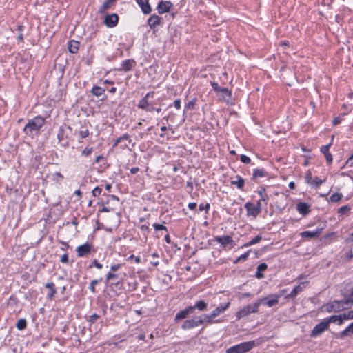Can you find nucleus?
I'll return each mask as SVG.
<instances>
[{
  "label": "nucleus",
  "mask_w": 353,
  "mask_h": 353,
  "mask_svg": "<svg viewBox=\"0 0 353 353\" xmlns=\"http://www.w3.org/2000/svg\"><path fill=\"white\" fill-rule=\"evenodd\" d=\"M192 311V310H180L175 316L176 321L187 319L183 321L181 325L183 330H190L199 325H206L213 322V319L224 310H212L210 314H204L200 316H194L191 319H188L190 312Z\"/></svg>",
  "instance_id": "nucleus-1"
},
{
  "label": "nucleus",
  "mask_w": 353,
  "mask_h": 353,
  "mask_svg": "<svg viewBox=\"0 0 353 353\" xmlns=\"http://www.w3.org/2000/svg\"><path fill=\"white\" fill-rule=\"evenodd\" d=\"M45 123L46 120L43 117H35L34 119L28 121L23 128V132L26 135L31 136L34 132H39Z\"/></svg>",
  "instance_id": "nucleus-2"
},
{
  "label": "nucleus",
  "mask_w": 353,
  "mask_h": 353,
  "mask_svg": "<svg viewBox=\"0 0 353 353\" xmlns=\"http://www.w3.org/2000/svg\"><path fill=\"white\" fill-rule=\"evenodd\" d=\"M259 343L256 341H249L233 345L226 350V353H245Z\"/></svg>",
  "instance_id": "nucleus-3"
},
{
  "label": "nucleus",
  "mask_w": 353,
  "mask_h": 353,
  "mask_svg": "<svg viewBox=\"0 0 353 353\" xmlns=\"http://www.w3.org/2000/svg\"><path fill=\"white\" fill-rule=\"evenodd\" d=\"M287 292L286 290H283L280 292L279 296H275V295H271L268 297H265L263 299H260L256 303H255V307H271L276 305L278 303V299L279 296L285 295V293Z\"/></svg>",
  "instance_id": "nucleus-4"
},
{
  "label": "nucleus",
  "mask_w": 353,
  "mask_h": 353,
  "mask_svg": "<svg viewBox=\"0 0 353 353\" xmlns=\"http://www.w3.org/2000/svg\"><path fill=\"white\" fill-rule=\"evenodd\" d=\"M353 319V310H350L347 314H339V315H333L328 318H325L326 322H327V325L330 323H336L338 325H341L345 320Z\"/></svg>",
  "instance_id": "nucleus-5"
},
{
  "label": "nucleus",
  "mask_w": 353,
  "mask_h": 353,
  "mask_svg": "<svg viewBox=\"0 0 353 353\" xmlns=\"http://www.w3.org/2000/svg\"><path fill=\"white\" fill-rule=\"evenodd\" d=\"M214 241L220 243L223 248L232 249L235 245L234 240L228 235L215 236Z\"/></svg>",
  "instance_id": "nucleus-6"
},
{
  "label": "nucleus",
  "mask_w": 353,
  "mask_h": 353,
  "mask_svg": "<svg viewBox=\"0 0 353 353\" xmlns=\"http://www.w3.org/2000/svg\"><path fill=\"white\" fill-rule=\"evenodd\" d=\"M329 328V326L327 325V322L325 320V319L320 322L319 323L316 324L312 330L311 331L310 336L312 337H317L320 336L324 331L327 330Z\"/></svg>",
  "instance_id": "nucleus-7"
},
{
  "label": "nucleus",
  "mask_w": 353,
  "mask_h": 353,
  "mask_svg": "<svg viewBox=\"0 0 353 353\" xmlns=\"http://www.w3.org/2000/svg\"><path fill=\"white\" fill-rule=\"evenodd\" d=\"M92 245L90 243H85L77 248L76 251L78 256L83 257L90 254Z\"/></svg>",
  "instance_id": "nucleus-8"
},
{
  "label": "nucleus",
  "mask_w": 353,
  "mask_h": 353,
  "mask_svg": "<svg viewBox=\"0 0 353 353\" xmlns=\"http://www.w3.org/2000/svg\"><path fill=\"white\" fill-rule=\"evenodd\" d=\"M245 208L247 210V215L248 216H252L254 218H256L259 214V213L261 212L259 210V208H256L255 205H254L251 202H247L245 204Z\"/></svg>",
  "instance_id": "nucleus-9"
},
{
  "label": "nucleus",
  "mask_w": 353,
  "mask_h": 353,
  "mask_svg": "<svg viewBox=\"0 0 353 353\" xmlns=\"http://www.w3.org/2000/svg\"><path fill=\"white\" fill-rule=\"evenodd\" d=\"M119 17L116 14L107 15L104 19V23L110 28L116 26L118 23Z\"/></svg>",
  "instance_id": "nucleus-10"
},
{
  "label": "nucleus",
  "mask_w": 353,
  "mask_h": 353,
  "mask_svg": "<svg viewBox=\"0 0 353 353\" xmlns=\"http://www.w3.org/2000/svg\"><path fill=\"white\" fill-rule=\"evenodd\" d=\"M307 285V282H303L301 283L299 285L296 286L290 294H288L285 295L288 298H294L298 294L301 292Z\"/></svg>",
  "instance_id": "nucleus-11"
},
{
  "label": "nucleus",
  "mask_w": 353,
  "mask_h": 353,
  "mask_svg": "<svg viewBox=\"0 0 353 353\" xmlns=\"http://www.w3.org/2000/svg\"><path fill=\"white\" fill-rule=\"evenodd\" d=\"M172 6L170 1H161L157 6V10L159 14H163L169 12Z\"/></svg>",
  "instance_id": "nucleus-12"
},
{
  "label": "nucleus",
  "mask_w": 353,
  "mask_h": 353,
  "mask_svg": "<svg viewBox=\"0 0 353 353\" xmlns=\"http://www.w3.org/2000/svg\"><path fill=\"white\" fill-rule=\"evenodd\" d=\"M337 307H343V305H353V290L348 297L344 298L341 301H336L334 302Z\"/></svg>",
  "instance_id": "nucleus-13"
},
{
  "label": "nucleus",
  "mask_w": 353,
  "mask_h": 353,
  "mask_svg": "<svg viewBox=\"0 0 353 353\" xmlns=\"http://www.w3.org/2000/svg\"><path fill=\"white\" fill-rule=\"evenodd\" d=\"M150 95V93H148L145 97L139 101L138 106L141 109L145 110L146 111L151 112L154 110V107L151 106L148 102L147 99Z\"/></svg>",
  "instance_id": "nucleus-14"
},
{
  "label": "nucleus",
  "mask_w": 353,
  "mask_h": 353,
  "mask_svg": "<svg viewBox=\"0 0 353 353\" xmlns=\"http://www.w3.org/2000/svg\"><path fill=\"white\" fill-rule=\"evenodd\" d=\"M219 99L226 103H229L231 100V92L227 88H224L221 92L218 94Z\"/></svg>",
  "instance_id": "nucleus-15"
},
{
  "label": "nucleus",
  "mask_w": 353,
  "mask_h": 353,
  "mask_svg": "<svg viewBox=\"0 0 353 353\" xmlns=\"http://www.w3.org/2000/svg\"><path fill=\"white\" fill-rule=\"evenodd\" d=\"M296 210L300 214L305 216L310 212V205L307 203L300 202L296 204Z\"/></svg>",
  "instance_id": "nucleus-16"
},
{
  "label": "nucleus",
  "mask_w": 353,
  "mask_h": 353,
  "mask_svg": "<svg viewBox=\"0 0 353 353\" xmlns=\"http://www.w3.org/2000/svg\"><path fill=\"white\" fill-rule=\"evenodd\" d=\"M137 3L141 8V10L144 14H149L151 12L152 9L148 3V0H136Z\"/></svg>",
  "instance_id": "nucleus-17"
},
{
  "label": "nucleus",
  "mask_w": 353,
  "mask_h": 353,
  "mask_svg": "<svg viewBox=\"0 0 353 353\" xmlns=\"http://www.w3.org/2000/svg\"><path fill=\"white\" fill-rule=\"evenodd\" d=\"M161 18L158 15L153 14L148 20V23L150 28H154L161 23Z\"/></svg>",
  "instance_id": "nucleus-18"
},
{
  "label": "nucleus",
  "mask_w": 353,
  "mask_h": 353,
  "mask_svg": "<svg viewBox=\"0 0 353 353\" xmlns=\"http://www.w3.org/2000/svg\"><path fill=\"white\" fill-rule=\"evenodd\" d=\"M125 340V334H118L114 335L110 341L108 343V345H114V346H117L119 342H122Z\"/></svg>",
  "instance_id": "nucleus-19"
},
{
  "label": "nucleus",
  "mask_w": 353,
  "mask_h": 353,
  "mask_svg": "<svg viewBox=\"0 0 353 353\" xmlns=\"http://www.w3.org/2000/svg\"><path fill=\"white\" fill-rule=\"evenodd\" d=\"M135 62L132 59L123 61L121 63V68L120 70L124 71H130L134 65Z\"/></svg>",
  "instance_id": "nucleus-20"
},
{
  "label": "nucleus",
  "mask_w": 353,
  "mask_h": 353,
  "mask_svg": "<svg viewBox=\"0 0 353 353\" xmlns=\"http://www.w3.org/2000/svg\"><path fill=\"white\" fill-rule=\"evenodd\" d=\"M321 234V230H318L316 231H304L301 233V236L303 238H316L318 237Z\"/></svg>",
  "instance_id": "nucleus-21"
},
{
  "label": "nucleus",
  "mask_w": 353,
  "mask_h": 353,
  "mask_svg": "<svg viewBox=\"0 0 353 353\" xmlns=\"http://www.w3.org/2000/svg\"><path fill=\"white\" fill-rule=\"evenodd\" d=\"M350 334H353V322L340 333L339 337L343 339Z\"/></svg>",
  "instance_id": "nucleus-22"
},
{
  "label": "nucleus",
  "mask_w": 353,
  "mask_h": 353,
  "mask_svg": "<svg viewBox=\"0 0 353 353\" xmlns=\"http://www.w3.org/2000/svg\"><path fill=\"white\" fill-rule=\"evenodd\" d=\"M236 180L231 181L232 185H235L239 189L242 190L244 185V179L239 176H236Z\"/></svg>",
  "instance_id": "nucleus-23"
},
{
  "label": "nucleus",
  "mask_w": 353,
  "mask_h": 353,
  "mask_svg": "<svg viewBox=\"0 0 353 353\" xmlns=\"http://www.w3.org/2000/svg\"><path fill=\"white\" fill-rule=\"evenodd\" d=\"M105 92V89L104 88H102L100 86H94L92 89V94L94 95V96H96V97H100Z\"/></svg>",
  "instance_id": "nucleus-24"
},
{
  "label": "nucleus",
  "mask_w": 353,
  "mask_h": 353,
  "mask_svg": "<svg viewBox=\"0 0 353 353\" xmlns=\"http://www.w3.org/2000/svg\"><path fill=\"white\" fill-rule=\"evenodd\" d=\"M128 141L129 143H131L132 140L130 139V136L127 134H123V136L120 137L119 138H118L116 141H115V143L114 144V147L116 146L117 145H118L119 143H122L123 141Z\"/></svg>",
  "instance_id": "nucleus-25"
},
{
  "label": "nucleus",
  "mask_w": 353,
  "mask_h": 353,
  "mask_svg": "<svg viewBox=\"0 0 353 353\" xmlns=\"http://www.w3.org/2000/svg\"><path fill=\"white\" fill-rule=\"evenodd\" d=\"M26 327H27V321H26V319H20L16 324V327L19 330H23L24 329L26 328Z\"/></svg>",
  "instance_id": "nucleus-26"
},
{
  "label": "nucleus",
  "mask_w": 353,
  "mask_h": 353,
  "mask_svg": "<svg viewBox=\"0 0 353 353\" xmlns=\"http://www.w3.org/2000/svg\"><path fill=\"white\" fill-rule=\"evenodd\" d=\"M79 42L74 41L70 42V44L68 46L69 51L72 53L77 52L78 49H79Z\"/></svg>",
  "instance_id": "nucleus-27"
},
{
  "label": "nucleus",
  "mask_w": 353,
  "mask_h": 353,
  "mask_svg": "<svg viewBox=\"0 0 353 353\" xmlns=\"http://www.w3.org/2000/svg\"><path fill=\"white\" fill-rule=\"evenodd\" d=\"M207 304L203 301H199L196 303L194 306L188 307L186 309H205Z\"/></svg>",
  "instance_id": "nucleus-28"
},
{
  "label": "nucleus",
  "mask_w": 353,
  "mask_h": 353,
  "mask_svg": "<svg viewBox=\"0 0 353 353\" xmlns=\"http://www.w3.org/2000/svg\"><path fill=\"white\" fill-rule=\"evenodd\" d=\"M324 181H325L321 179L319 177L315 176L314 178H313L312 181L311 182V183L310 185L313 186V187L318 188L323 183H324Z\"/></svg>",
  "instance_id": "nucleus-29"
},
{
  "label": "nucleus",
  "mask_w": 353,
  "mask_h": 353,
  "mask_svg": "<svg viewBox=\"0 0 353 353\" xmlns=\"http://www.w3.org/2000/svg\"><path fill=\"white\" fill-rule=\"evenodd\" d=\"M261 236L260 235L256 236L255 238L248 241V243L243 245V247H249L256 243H258L261 240Z\"/></svg>",
  "instance_id": "nucleus-30"
},
{
  "label": "nucleus",
  "mask_w": 353,
  "mask_h": 353,
  "mask_svg": "<svg viewBox=\"0 0 353 353\" xmlns=\"http://www.w3.org/2000/svg\"><path fill=\"white\" fill-rule=\"evenodd\" d=\"M46 287L49 289L50 293L48 295L50 298H52L54 294L56 293V290L54 289V285L52 282H50L46 284Z\"/></svg>",
  "instance_id": "nucleus-31"
},
{
  "label": "nucleus",
  "mask_w": 353,
  "mask_h": 353,
  "mask_svg": "<svg viewBox=\"0 0 353 353\" xmlns=\"http://www.w3.org/2000/svg\"><path fill=\"white\" fill-rule=\"evenodd\" d=\"M257 310H238V312H236V317L237 319H240L242 316H248L251 312H255Z\"/></svg>",
  "instance_id": "nucleus-32"
},
{
  "label": "nucleus",
  "mask_w": 353,
  "mask_h": 353,
  "mask_svg": "<svg viewBox=\"0 0 353 353\" xmlns=\"http://www.w3.org/2000/svg\"><path fill=\"white\" fill-rule=\"evenodd\" d=\"M111 3L108 2L107 0L101 5L99 8V12L101 13L105 12L107 10H108L111 7Z\"/></svg>",
  "instance_id": "nucleus-33"
},
{
  "label": "nucleus",
  "mask_w": 353,
  "mask_h": 353,
  "mask_svg": "<svg viewBox=\"0 0 353 353\" xmlns=\"http://www.w3.org/2000/svg\"><path fill=\"white\" fill-rule=\"evenodd\" d=\"M342 196H343V195L341 193H335V194H333L330 197L329 201L331 202H337L341 199Z\"/></svg>",
  "instance_id": "nucleus-34"
},
{
  "label": "nucleus",
  "mask_w": 353,
  "mask_h": 353,
  "mask_svg": "<svg viewBox=\"0 0 353 353\" xmlns=\"http://www.w3.org/2000/svg\"><path fill=\"white\" fill-rule=\"evenodd\" d=\"M259 194L260 195V199L263 201V202L265 203V204H267V201L268 200V195L265 193V190L263 189L260 191H259Z\"/></svg>",
  "instance_id": "nucleus-35"
},
{
  "label": "nucleus",
  "mask_w": 353,
  "mask_h": 353,
  "mask_svg": "<svg viewBox=\"0 0 353 353\" xmlns=\"http://www.w3.org/2000/svg\"><path fill=\"white\" fill-rule=\"evenodd\" d=\"M101 281V279L97 280H93L90 284L89 289L91 290L92 292H95V285L98 284Z\"/></svg>",
  "instance_id": "nucleus-36"
},
{
  "label": "nucleus",
  "mask_w": 353,
  "mask_h": 353,
  "mask_svg": "<svg viewBox=\"0 0 353 353\" xmlns=\"http://www.w3.org/2000/svg\"><path fill=\"white\" fill-rule=\"evenodd\" d=\"M211 85L213 88V90L218 94L219 92H221L224 88H221L219 84L216 82H211Z\"/></svg>",
  "instance_id": "nucleus-37"
},
{
  "label": "nucleus",
  "mask_w": 353,
  "mask_h": 353,
  "mask_svg": "<svg viewBox=\"0 0 353 353\" xmlns=\"http://www.w3.org/2000/svg\"><path fill=\"white\" fill-rule=\"evenodd\" d=\"M253 175L254 177H263L265 175V171L259 169L254 170Z\"/></svg>",
  "instance_id": "nucleus-38"
},
{
  "label": "nucleus",
  "mask_w": 353,
  "mask_h": 353,
  "mask_svg": "<svg viewBox=\"0 0 353 353\" xmlns=\"http://www.w3.org/2000/svg\"><path fill=\"white\" fill-rule=\"evenodd\" d=\"M195 103H196V101L195 99H193L190 101H189L185 106V109L186 110H192L194 109V105H195Z\"/></svg>",
  "instance_id": "nucleus-39"
},
{
  "label": "nucleus",
  "mask_w": 353,
  "mask_h": 353,
  "mask_svg": "<svg viewBox=\"0 0 353 353\" xmlns=\"http://www.w3.org/2000/svg\"><path fill=\"white\" fill-rule=\"evenodd\" d=\"M250 251L244 253L243 254L241 255L236 261L235 263L240 262V261H245L248 256H249Z\"/></svg>",
  "instance_id": "nucleus-40"
},
{
  "label": "nucleus",
  "mask_w": 353,
  "mask_h": 353,
  "mask_svg": "<svg viewBox=\"0 0 353 353\" xmlns=\"http://www.w3.org/2000/svg\"><path fill=\"white\" fill-rule=\"evenodd\" d=\"M92 148H88V147H86L85 148H84V150H82V154L85 156V157H88L89 155L91 154V153L92 152Z\"/></svg>",
  "instance_id": "nucleus-41"
},
{
  "label": "nucleus",
  "mask_w": 353,
  "mask_h": 353,
  "mask_svg": "<svg viewBox=\"0 0 353 353\" xmlns=\"http://www.w3.org/2000/svg\"><path fill=\"white\" fill-rule=\"evenodd\" d=\"M350 210V208L348 205L342 206L339 209V213L345 214L349 212Z\"/></svg>",
  "instance_id": "nucleus-42"
},
{
  "label": "nucleus",
  "mask_w": 353,
  "mask_h": 353,
  "mask_svg": "<svg viewBox=\"0 0 353 353\" xmlns=\"http://www.w3.org/2000/svg\"><path fill=\"white\" fill-rule=\"evenodd\" d=\"M101 189L99 187H96L92 190V195L94 196H98L101 194Z\"/></svg>",
  "instance_id": "nucleus-43"
},
{
  "label": "nucleus",
  "mask_w": 353,
  "mask_h": 353,
  "mask_svg": "<svg viewBox=\"0 0 353 353\" xmlns=\"http://www.w3.org/2000/svg\"><path fill=\"white\" fill-rule=\"evenodd\" d=\"M305 179V181L307 183H308V184L311 183V182L312 181L313 177L312 176V174L310 172H308L306 174Z\"/></svg>",
  "instance_id": "nucleus-44"
},
{
  "label": "nucleus",
  "mask_w": 353,
  "mask_h": 353,
  "mask_svg": "<svg viewBox=\"0 0 353 353\" xmlns=\"http://www.w3.org/2000/svg\"><path fill=\"white\" fill-rule=\"evenodd\" d=\"M267 268H268L267 264L265 263H262L258 265L257 270H259V272H263V271H265L267 269Z\"/></svg>",
  "instance_id": "nucleus-45"
},
{
  "label": "nucleus",
  "mask_w": 353,
  "mask_h": 353,
  "mask_svg": "<svg viewBox=\"0 0 353 353\" xmlns=\"http://www.w3.org/2000/svg\"><path fill=\"white\" fill-rule=\"evenodd\" d=\"M117 277V275L115 274H113L112 272H110L108 273L107 276H106V281H110L115 278Z\"/></svg>",
  "instance_id": "nucleus-46"
},
{
  "label": "nucleus",
  "mask_w": 353,
  "mask_h": 353,
  "mask_svg": "<svg viewBox=\"0 0 353 353\" xmlns=\"http://www.w3.org/2000/svg\"><path fill=\"white\" fill-rule=\"evenodd\" d=\"M330 143L326 145H323L321 147V152L323 154H325L327 153H329V148H330Z\"/></svg>",
  "instance_id": "nucleus-47"
},
{
  "label": "nucleus",
  "mask_w": 353,
  "mask_h": 353,
  "mask_svg": "<svg viewBox=\"0 0 353 353\" xmlns=\"http://www.w3.org/2000/svg\"><path fill=\"white\" fill-rule=\"evenodd\" d=\"M153 227L156 230H166V227L161 224L154 223Z\"/></svg>",
  "instance_id": "nucleus-48"
},
{
  "label": "nucleus",
  "mask_w": 353,
  "mask_h": 353,
  "mask_svg": "<svg viewBox=\"0 0 353 353\" xmlns=\"http://www.w3.org/2000/svg\"><path fill=\"white\" fill-rule=\"evenodd\" d=\"M95 267L98 269H101L103 265L100 263H99L97 260H94L92 264L90 265V268Z\"/></svg>",
  "instance_id": "nucleus-49"
},
{
  "label": "nucleus",
  "mask_w": 353,
  "mask_h": 353,
  "mask_svg": "<svg viewBox=\"0 0 353 353\" xmlns=\"http://www.w3.org/2000/svg\"><path fill=\"white\" fill-rule=\"evenodd\" d=\"M240 159L244 163H249L250 162V159L244 154L241 155Z\"/></svg>",
  "instance_id": "nucleus-50"
},
{
  "label": "nucleus",
  "mask_w": 353,
  "mask_h": 353,
  "mask_svg": "<svg viewBox=\"0 0 353 353\" xmlns=\"http://www.w3.org/2000/svg\"><path fill=\"white\" fill-rule=\"evenodd\" d=\"M79 134H80L81 137L86 138L89 135V131L87 129L85 130H81L79 132Z\"/></svg>",
  "instance_id": "nucleus-51"
},
{
  "label": "nucleus",
  "mask_w": 353,
  "mask_h": 353,
  "mask_svg": "<svg viewBox=\"0 0 353 353\" xmlns=\"http://www.w3.org/2000/svg\"><path fill=\"white\" fill-rule=\"evenodd\" d=\"M99 318V316L96 314H92L91 316H90L89 317V321L91 322V323H94L97 321V319Z\"/></svg>",
  "instance_id": "nucleus-52"
},
{
  "label": "nucleus",
  "mask_w": 353,
  "mask_h": 353,
  "mask_svg": "<svg viewBox=\"0 0 353 353\" xmlns=\"http://www.w3.org/2000/svg\"><path fill=\"white\" fill-rule=\"evenodd\" d=\"M60 261L63 263L68 262V255L67 254H63L60 259Z\"/></svg>",
  "instance_id": "nucleus-53"
},
{
  "label": "nucleus",
  "mask_w": 353,
  "mask_h": 353,
  "mask_svg": "<svg viewBox=\"0 0 353 353\" xmlns=\"http://www.w3.org/2000/svg\"><path fill=\"white\" fill-rule=\"evenodd\" d=\"M325 155V159L327 161V163H331L332 161V154L329 152V153H327Z\"/></svg>",
  "instance_id": "nucleus-54"
},
{
  "label": "nucleus",
  "mask_w": 353,
  "mask_h": 353,
  "mask_svg": "<svg viewBox=\"0 0 353 353\" xmlns=\"http://www.w3.org/2000/svg\"><path fill=\"white\" fill-rule=\"evenodd\" d=\"M57 137L59 141H62L63 139V130L62 128L59 129Z\"/></svg>",
  "instance_id": "nucleus-55"
},
{
  "label": "nucleus",
  "mask_w": 353,
  "mask_h": 353,
  "mask_svg": "<svg viewBox=\"0 0 353 353\" xmlns=\"http://www.w3.org/2000/svg\"><path fill=\"white\" fill-rule=\"evenodd\" d=\"M346 259L347 261H351L353 259V252L352 250H349L346 255Z\"/></svg>",
  "instance_id": "nucleus-56"
},
{
  "label": "nucleus",
  "mask_w": 353,
  "mask_h": 353,
  "mask_svg": "<svg viewBox=\"0 0 353 353\" xmlns=\"http://www.w3.org/2000/svg\"><path fill=\"white\" fill-rule=\"evenodd\" d=\"M121 267L120 264H113L110 267V270L112 272L117 271Z\"/></svg>",
  "instance_id": "nucleus-57"
},
{
  "label": "nucleus",
  "mask_w": 353,
  "mask_h": 353,
  "mask_svg": "<svg viewBox=\"0 0 353 353\" xmlns=\"http://www.w3.org/2000/svg\"><path fill=\"white\" fill-rule=\"evenodd\" d=\"M174 105L176 109L181 108V101L179 99H176L174 101Z\"/></svg>",
  "instance_id": "nucleus-58"
},
{
  "label": "nucleus",
  "mask_w": 353,
  "mask_h": 353,
  "mask_svg": "<svg viewBox=\"0 0 353 353\" xmlns=\"http://www.w3.org/2000/svg\"><path fill=\"white\" fill-rule=\"evenodd\" d=\"M209 208H210V205L208 203L206 204L205 206L203 204H201L199 205V210L202 211L204 209H205V210H208Z\"/></svg>",
  "instance_id": "nucleus-59"
},
{
  "label": "nucleus",
  "mask_w": 353,
  "mask_h": 353,
  "mask_svg": "<svg viewBox=\"0 0 353 353\" xmlns=\"http://www.w3.org/2000/svg\"><path fill=\"white\" fill-rule=\"evenodd\" d=\"M341 118L340 117H336L333 120V124L335 125H338V124H339L341 123Z\"/></svg>",
  "instance_id": "nucleus-60"
},
{
  "label": "nucleus",
  "mask_w": 353,
  "mask_h": 353,
  "mask_svg": "<svg viewBox=\"0 0 353 353\" xmlns=\"http://www.w3.org/2000/svg\"><path fill=\"white\" fill-rule=\"evenodd\" d=\"M262 200L259 199L258 201H257V203L256 205H255L256 207V208H259V210L261 212V209H262Z\"/></svg>",
  "instance_id": "nucleus-61"
},
{
  "label": "nucleus",
  "mask_w": 353,
  "mask_h": 353,
  "mask_svg": "<svg viewBox=\"0 0 353 353\" xmlns=\"http://www.w3.org/2000/svg\"><path fill=\"white\" fill-rule=\"evenodd\" d=\"M196 203H194V202H193V203H190L188 204V208H189V209H190V210H194V209L196 208Z\"/></svg>",
  "instance_id": "nucleus-62"
},
{
  "label": "nucleus",
  "mask_w": 353,
  "mask_h": 353,
  "mask_svg": "<svg viewBox=\"0 0 353 353\" xmlns=\"http://www.w3.org/2000/svg\"><path fill=\"white\" fill-rule=\"evenodd\" d=\"M138 171H139V168H137V167L132 168L130 169V172H131V174H136L137 172H138Z\"/></svg>",
  "instance_id": "nucleus-63"
},
{
  "label": "nucleus",
  "mask_w": 353,
  "mask_h": 353,
  "mask_svg": "<svg viewBox=\"0 0 353 353\" xmlns=\"http://www.w3.org/2000/svg\"><path fill=\"white\" fill-rule=\"evenodd\" d=\"M346 164H350L351 165H353V157L351 156L348 158V159L346 161Z\"/></svg>",
  "instance_id": "nucleus-64"
}]
</instances>
